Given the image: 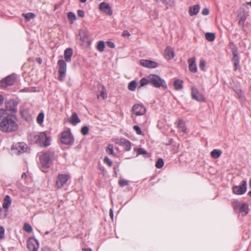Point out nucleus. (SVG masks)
<instances>
[{"label":"nucleus","instance_id":"6e6552de","mask_svg":"<svg viewBox=\"0 0 251 251\" xmlns=\"http://www.w3.org/2000/svg\"><path fill=\"white\" fill-rule=\"evenodd\" d=\"M16 76L14 74L9 75L0 81V86L5 87L7 86H11L14 84Z\"/></svg>","mask_w":251,"mask_h":251},{"label":"nucleus","instance_id":"c9c22d12","mask_svg":"<svg viewBox=\"0 0 251 251\" xmlns=\"http://www.w3.org/2000/svg\"><path fill=\"white\" fill-rule=\"evenodd\" d=\"M162 2L167 8L173 6L174 4V0H162Z\"/></svg>","mask_w":251,"mask_h":251},{"label":"nucleus","instance_id":"9d476101","mask_svg":"<svg viewBox=\"0 0 251 251\" xmlns=\"http://www.w3.org/2000/svg\"><path fill=\"white\" fill-rule=\"evenodd\" d=\"M132 112L136 116H141L145 114L146 108L143 105L137 103L132 106Z\"/></svg>","mask_w":251,"mask_h":251},{"label":"nucleus","instance_id":"ea45409f","mask_svg":"<svg viewBox=\"0 0 251 251\" xmlns=\"http://www.w3.org/2000/svg\"><path fill=\"white\" fill-rule=\"evenodd\" d=\"M44 118V113L42 112L40 113L37 117V123L40 125L42 124L43 122Z\"/></svg>","mask_w":251,"mask_h":251},{"label":"nucleus","instance_id":"bf43d9fd","mask_svg":"<svg viewBox=\"0 0 251 251\" xmlns=\"http://www.w3.org/2000/svg\"><path fill=\"white\" fill-rule=\"evenodd\" d=\"M4 101V98L3 96L0 95V106L2 105Z\"/></svg>","mask_w":251,"mask_h":251},{"label":"nucleus","instance_id":"69168bd1","mask_svg":"<svg viewBox=\"0 0 251 251\" xmlns=\"http://www.w3.org/2000/svg\"><path fill=\"white\" fill-rule=\"evenodd\" d=\"M38 60L39 63L41 64L42 63V60L40 58H38Z\"/></svg>","mask_w":251,"mask_h":251},{"label":"nucleus","instance_id":"7ed1b4c3","mask_svg":"<svg viewBox=\"0 0 251 251\" xmlns=\"http://www.w3.org/2000/svg\"><path fill=\"white\" fill-rule=\"evenodd\" d=\"M52 155V154L49 152L43 153L40 155L39 163L43 168H46L50 167Z\"/></svg>","mask_w":251,"mask_h":251},{"label":"nucleus","instance_id":"dca6fc26","mask_svg":"<svg viewBox=\"0 0 251 251\" xmlns=\"http://www.w3.org/2000/svg\"><path fill=\"white\" fill-rule=\"evenodd\" d=\"M5 105L7 110L10 111L16 112L18 105V102L16 100H10L5 102Z\"/></svg>","mask_w":251,"mask_h":251},{"label":"nucleus","instance_id":"1a4fd4ad","mask_svg":"<svg viewBox=\"0 0 251 251\" xmlns=\"http://www.w3.org/2000/svg\"><path fill=\"white\" fill-rule=\"evenodd\" d=\"M233 192L236 195H243L246 192L247 182L243 180L239 186H235L233 187Z\"/></svg>","mask_w":251,"mask_h":251},{"label":"nucleus","instance_id":"473e14b6","mask_svg":"<svg viewBox=\"0 0 251 251\" xmlns=\"http://www.w3.org/2000/svg\"><path fill=\"white\" fill-rule=\"evenodd\" d=\"M79 36H80V40L83 42L84 43L88 42V36L85 31H81L79 33Z\"/></svg>","mask_w":251,"mask_h":251},{"label":"nucleus","instance_id":"8fccbe9b","mask_svg":"<svg viewBox=\"0 0 251 251\" xmlns=\"http://www.w3.org/2000/svg\"><path fill=\"white\" fill-rule=\"evenodd\" d=\"M205 66V61L203 59H201L200 61L199 67L201 70L204 71Z\"/></svg>","mask_w":251,"mask_h":251},{"label":"nucleus","instance_id":"6ab92c4d","mask_svg":"<svg viewBox=\"0 0 251 251\" xmlns=\"http://www.w3.org/2000/svg\"><path fill=\"white\" fill-rule=\"evenodd\" d=\"M196 58L192 57L188 60L189 64V69L190 71L193 73H196L197 71V67L195 63Z\"/></svg>","mask_w":251,"mask_h":251},{"label":"nucleus","instance_id":"de8ad7c7","mask_svg":"<svg viewBox=\"0 0 251 251\" xmlns=\"http://www.w3.org/2000/svg\"><path fill=\"white\" fill-rule=\"evenodd\" d=\"M88 132L89 128L87 126H84L82 127L81 129V132L84 135H87Z\"/></svg>","mask_w":251,"mask_h":251},{"label":"nucleus","instance_id":"b1692460","mask_svg":"<svg viewBox=\"0 0 251 251\" xmlns=\"http://www.w3.org/2000/svg\"><path fill=\"white\" fill-rule=\"evenodd\" d=\"M200 9V6L198 4L194 5V6L190 7L189 9V13L190 16H193L197 15Z\"/></svg>","mask_w":251,"mask_h":251},{"label":"nucleus","instance_id":"774afa93","mask_svg":"<svg viewBox=\"0 0 251 251\" xmlns=\"http://www.w3.org/2000/svg\"><path fill=\"white\" fill-rule=\"evenodd\" d=\"M248 195H249L251 197V191H250V192L248 193Z\"/></svg>","mask_w":251,"mask_h":251},{"label":"nucleus","instance_id":"4468645a","mask_svg":"<svg viewBox=\"0 0 251 251\" xmlns=\"http://www.w3.org/2000/svg\"><path fill=\"white\" fill-rule=\"evenodd\" d=\"M39 144H43L44 146H48L50 145V138L45 132L39 133Z\"/></svg>","mask_w":251,"mask_h":251},{"label":"nucleus","instance_id":"052dcab7","mask_svg":"<svg viewBox=\"0 0 251 251\" xmlns=\"http://www.w3.org/2000/svg\"><path fill=\"white\" fill-rule=\"evenodd\" d=\"M109 215H110V218H111V219H113V210H112V208L110 209V210H109Z\"/></svg>","mask_w":251,"mask_h":251},{"label":"nucleus","instance_id":"58836bf2","mask_svg":"<svg viewBox=\"0 0 251 251\" xmlns=\"http://www.w3.org/2000/svg\"><path fill=\"white\" fill-rule=\"evenodd\" d=\"M23 16L25 17V18L27 21H29L31 19H33L35 17V15L33 13H28L27 14H23Z\"/></svg>","mask_w":251,"mask_h":251},{"label":"nucleus","instance_id":"5701e85b","mask_svg":"<svg viewBox=\"0 0 251 251\" xmlns=\"http://www.w3.org/2000/svg\"><path fill=\"white\" fill-rule=\"evenodd\" d=\"M165 54L168 59H171L175 56L174 52L172 48L170 47H167L165 50Z\"/></svg>","mask_w":251,"mask_h":251},{"label":"nucleus","instance_id":"e433bc0d","mask_svg":"<svg viewBox=\"0 0 251 251\" xmlns=\"http://www.w3.org/2000/svg\"><path fill=\"white\" fill-rule=\"evenodd\" d=\"M105 48V44L103 41H100L98 42L97 45V49L100 52L104 50Z\"/></svg>","mask_w":251,"mask_h":251},{"label":"nucleus","instance_id":"79ce46f5","mask_svg":"<svg viewBox=\"0 0 251 251\" xmlns=\"http://www.w3.org/2000/svg\"><path fill=\"white\" fill-rule=\"evenodd\" d=\"M106 152L109 154L114 156V152L113 151V146L111 145H109L106 149Z\"/></svg>","mask_w":251,"mask_h":251},{"label":"nucleus","instance_id":"338daca9","mask_svg":"<svg viewBox=\"0 0 251 251\" xmlns=\"http://www.w3.org/2000/svg\"><path fill=\"white\" fill-rule=\"evenodd\" d=\"M250 187L251 188V178L250 181Z\"/></svg>","mask_w":251,"mask_h":251},{"label":"nucleus","instance_id":"39448f33","mask_svg":"<svg viewBox=\"0 0 251 251\" xmlns=\"http://www.w3.org/2000/svg\"><path fill=\"white\" fill-rule=\"evenodd\" d=\"M57 64L59 66V76L58 77V80L63 81L66 76L67 65L63 59H60L58 61Z\"/></svg>","mask_w":251,"mask_h":251},{"label":"nucleus","instance_id":"e2e57ef3","mask_svg":"<svg viewBox=\"0 0 251 251\" xmlns=\"http://www.w3.org/2000/svg\"><path fill=\"white\" fill-rule=\"evenodd\" d=\"M80 2L82 3H84L87 0H79Z\"/></svg>","mask_w":251,"mask_h":251},{"label":"nucleus","instance_id":"7c9ffc66","mask_svg":"<svg viewBox=\"0 0 251 251\" xmlns=\"http://www.w3.org/2000/svg\"><path fill=\"white\" fill-rule=\"evenodd\" d=\"M128 89L131 91H134L137 87V82L135 80L131 81L128 84Z\"/></svg>","mask_w":251,"mask_h":251},{"label":"nucleus","instance_id":"864d4df0","mask_svg":"<svg viewBox=\"0 0 251 251\" xmlns=\"http://www.w3.org/2000/svg\"><path fill=\"white\" fill-rule=\"evenodd\" d=\"M77 15L81 18L84 17V12L82 10H78L77 11Z\"/></svg>","mask_w":251,"mask_h":251},{"label":"nucleus","instance_id":"72a5a7b5","mask_svg":"<svg viewBox=\"0 0 251 251\" xmlns=\"http://www.w3.org/2000/svg\"><path fill=\"white\" fill-rule=\"evenodd\" d=\"M38 137H39V134H32V135H30V136L29 137V139L33 143L39 144V138H38Z\"/></svg>","mask_w":251,"mask_h":251},{"label":"nucleus","instance_id":"3c124183","mask_svg":"<svg viewBox=\"0 0 251 251\" xmlns=\"http://www.w3.org/2000/svg\"><path fill=\"white\" fill-rule=\"evenodd\" d=\"M104 162L107 164L109 166H111L112 164V162L107 156H105L104 159Z\"/></svg>","mask_w":251,"mask_h":251},{"label":"nucleus","instance_id":"4d7b16f0","mask_svg":"<svg viewBox=\"0 0 251 251\" xmlns=\"http://www.w3.org/2000/svg\"><path fill=\"white\" fill-rule=\"evenodd\" d=\"M106 44L108 47L111 49H113L115 48V45L112 42H107Z\"/></svg>","mask_w":251,"mask_h":251},{"label":"nucleus","instance_id":"0eeeda50","mask_svg":"<svg viewBox=\"0 0 251 251\" xmlns=\"http://www.w3.org/2000/svg\"><path fill=\"white\" fill-rule=\"evenodd\" d=\"M233 207L235 210H239L240 213H243L246 215L248 213V205L246 203H242L238 201H235L233 202Z\"/></svg>","mask_w":251,"mask_h":251},{"label":"nucleus","instance_id":"a18cd8bd","mask_svg":"<svg viewBox=\"0 0 251 251\" xmlns=\"http://www.w3.org/2000/svg\"><path fill=\"white\" fill-rule=\"evenodd\" d=\"M137 153H138V155H139V154H142L143 155H148V152H147V151L142 148H139L137 149Z\"/></svg>","mask_w":251,"mask_h":251},{"label":"nucleus","instance_id":"603ef678","mask_svg":"<svg viewBox=\"0 0 251 251\" xmlns=\"http://www.w3.org/2000/svg\"><path fill=\"white\" fill-rule=\"evenodd\" d=\"M4 235V228L2 226L0 227V239L3 238Z\"/></svg>","mask_w":251,"mask_h":251},{"label":"nucleus","instance_id":"412c9836","mask_svg":"<svg viewBox=\"0 0 251 251\" xmlns=\"http://www.w3.org/2000/svg\"><path fill=\"white\" fill-rule=\"evenodd\" d=\"M64 58L65 61L69 62L71 60L73 55V50L71 48H67L64 51Z\"/></svg>","mask_w":251,"mask_h":251},{"label":"nucleus","instance_id":"13d9d810","mask_svg":"<svg viewBox=\"0 0 251 251\" xmlns=\"http://www.w3.org/2000/svg\"><path fill=\"white\" fill-rule=\"evenodd\" d=\"M234 92L238 95L239 97H241V90L240 89L236 88L233 89Z\"/></svg>","mask_w":251,"mask_h":251},{"label":"nucleus","instance_id":"9b49d317","mask_svg":"<svg viewBox=\"0 0 251 251\" xmlns=\"http://www.w3.org/2000/svg\"><path fill=\"white\" fill-rule=\"evenodd\" d=\"M70 177L67 174H61L58 175L56 180V186L61 188L66 183Z\"/></svg>","mask_w":251,"mask_h":251},{"label":"nucleus","instance_id":"0e129e2a","mask_svg":"<svg viewBox=\"0 0 251 251\" xmlns=\"http://www.w3.org/2000/svg\"><path fill=\"white\" fill-rule=\"evenodd\" d=\"M25 176H26V174H23V175L22 176V177L24 178V177H25Z\"/></svg>","mask_w":251,"mask_h":251},{"label":"nucleus","instance_id":"a19ab883","mask_svg":"<svg viewBox=\"0 0 251 251\" xmlns=\"http://www.w3.org/2000/svg\"><path fill=\"white\" fill-rule=\"evenodd\" d=\"M164 165V161L162 158H159L157 160L156 164L155 167L157 168H161Z\"/></svg>","mask_w":251,"mask_h":251},{"label":"nucleus","instance_id":"f704fd0d","mask_svg":"<svg viewBox=\"0 0 251 251\" xmlns=\"http://www.w3.org/2000/svg\"><path fill=\"white\" fill-rule=\"evenodd\" d=\"M68 18L70 21L71 23L73 24L76 20V16L74 13L69 12L68 13Z\"/></svg>","mask_w":251,"mask_h":251},{"label":"nucleus","instance_id":"37998d69","mask_svg":"<svg viewBox=\"0 0 251 251\" xmlns=\"http://www.w3.org/2000/svg\"><path fill=\"white\" fill-rule=\"evenodd\" d=\"M24 229L28 233L31 232L32 230L31 226L28 224H25L24 225Z\"/></svg>","mask_w":251,"mask_h":251},{"label":"nucleus","instance_id":"c756f323","mask_svg":"<svg viewBox=\"0 0 251 251\" xmlns=\"http://www.w3.org/2000/svg\"><path fill=\"white\" fill-rule=\"evenodd\" d=\"M222 152L218 149H214L210 152V155L215 159L218 158L222 154Z\"/></svg>","mask_w":251,"mask_h":251},{"label":"nucleus","instance_id":"f257e3e1","mask_svg":"<svg viewBox=\"0 0 251 251\" xmlns=\"http://www.w3.org/2000/svg\"><path fill=\"white\" fill-rule=\"evenodd\" d=\"M18 129L17 119L14 115L4 117L0 123V130L5 132L15 131Z\"/></svg>","mask_w":251,"mask_h":251},{"label":"nucleus","instance_id":"6e6d98bb","mask_svg":"<svg viewBox=\"0 0 251 251\" xmlns=\"http://www.w3.org/2000/svg\"><path fill=\"white\" fill-rule=\"evenodd\" d=\"M209 13V10L208 8H203L202 10L201 13L203 15H207Z\"/></svg>","mask_w":251,"mask_h":251},{"label":"nucleus","instance_id":"f03ea898","mask_svg":"<svg viewBox=\"0 0 251 251\" xmlns=\"http://www.w3.org/2000/svg\"><path fill=\"white\" fill-rule=\"evenodd\" d=\"M150 83L156 88L163 87L166 88L167 86L164 79L155 75H150L148 76Z\"/></svg>","mask_w":251,"mask_h":251},{"label":"nucleus","instance_id":"f8f14e48","mask_svg":"<svg viewBox=\"0 0 251 251\" xmlns=\"http://www.w3.org/2000/svg\"><path fill=\"white\" fill-rule=\"evenodd\" d=\"M100 9L108 16H111L113 14L112 10L110 5L106 2H102L99 5Z\"/></svg>","mask_w":251,"mask_h":251},{"label":"nucleus","instance_id":"c85d7f7f","mask_svg":"<svg viewBox=\"0 0 251 251\" xmlns=\"http://www.w3.org/2000/svg\"><path fill=\"white\" fill-rule=\"evenodd\" d=\"M11 203V198L9 196L6 195L4 199V201L2 204V206L4 208L8 209Z\"/></svg>","mask_w":251,"mask_h":251},{"label":"nucleus","instance_id":"423d86ee","mask_svg":"<svg viewBox=\"0 0 251 251\" xmlns=\"http://www.w3.org/2000/svg\"><path fill=\"white\" fill-rule=\"evenodd\" d=\"M60 140L62 144L68 145H72L74 141V138L70 131L63 132Z\"/></svg>","mask_w":251,"mask_h":251},{"label":"nucleus","instance_id":"680f3d73","mask_svg":"<svg viewBox=\"0 0 251 251\" xmlns=\"http://www.w3.org/2000/svg\"><path fill=\"white\" fill-rule=\"evenodd\" d=\"M83 251H92V250L90 249H84Z\"/></svg>","mask_w":251,"mask_h":251},{"label":"nucleus","instance_id":"2f4dec72","mask_svg":"<svg viewBox=\"0 0 251 251\" xmlns=\"http://www.w3.org/2000/svg\"><path fill=\"white\" fill-rule=\"evenodd\" d=\"M205 38L209 42H212L215 38V34L213 33L207 32L205 35Z\"/></svg>","mask_w":251,"mask_h":251},{"label":"nucleus","instance_id":"a878e982","mask_svg":"<svg viewBox=\"0 0 251 251\" xmlns=\"http://www.w3.org/2000/svg\"><path fill=\"white\" fill-rule=\"evenodd\" d=\"M120 144L125 148L126 151H129L131 149L130 142L126 139H122L120 140Z\"/></svg>","mask_w":251,"mask_h":251},{"label":"nucleus","instance_id":"a211bd4d","mask_svg":"<svg viewBox=\"0 0 251 251\" xmlns=\"http://www.w3.org/2000/svg\"><path fill=\"white\" fill-rule=\"evenodd\" d=\"M98 91L100 93V95H98V98H102L104 100L107 98V95L106 92V89L104 86L100 83H97Z\"/></svg>","mask_w":251,"mask_h":251},{"label":"nucleus","instance_id":"4c0bfd02","mask_svg":"<svg viewBox=\"0 0 251 251\" xmlns=\"http://www.w3.org/2000/svg\"><path fill=\"white\" fill-rule=\"evenodd\" d=\"M148 83H150L149 79L148 78V77H147V78H146L145 77L142 78L140 80V87H139L144 86L145 85L148 84Z\"/></svg>","mask_w":251,"mask_h":251},{"label":"nucleus","instance_id":"5fc2aeb1","mask_svg":"<svg viewBox=\"0 0 251 251\" xmlns=\"http://www.w3.org/2000/svg\"><path fill=\"white\" fill-rule=\"evenodd\" d=\"M122 35L124 37H128L130 35V34L129 32H128V31H127L126 30H125L123 31V32L122 33Z\"/></svg>","mask_w":251,"mask_h":251},{"label":"nucleus","instance_id":"2eb2a0df","mask_svg":"<svg viewBox=\"0 0 251 251\" xmlns=\"http://www.w3.org/2000/svg\"><path fill=\"white\" fill-rule=\"evenodd\" d=\"M140 64L142 66L148 68H155L157 67L158 64L157 62L146 59H141L140 60Z\"/></svg>","mask_w":251,"mask_h":251},{"label":"nucleus","instance_id":"c03bdc74","mask_svg":"<svg viewBox=\"0 0 251 251\" xmlns=\"http://www.w3.org/2000/svg\"><path fill=\"white\" fill-rule=\"evenodd\" d=\"M119 184L121 187H124L128 185V181L123 179H120L119 181Z\"/></svg>","mask_w":251,"mask_h":251},{"label":"nucleus","instance_id":"09e8293b","mask_svg":"<svg viewBox=\"0 0 251 251\" xmlns=\"http://www.w3.org/2000/svg\"><path fill=\"white\" fill-rule=\"evenodd\" d=\"M133 129L136 131V133L139 135H141L142 134V131L140 128V127L137 125L134 126Z\"/></svg>","mask_w":251,"mask_h":251},{"label":"nucleus","instance_id":"bb28decb","mask_svg":"<svg viewBox=\"0 0 251 251\" xmlns=\"http://www.w3.org/2000/svg\"><path fill=\"white\" fill-rule=\"evenodd\" d=\"M177 126L178 128L180 131L185 133L187 129L185 126V123L182 119H179Z\"/></svg>","mask_w":251,"mask_h":251},{"label":"nucleus","instance_id":"cd10ccee","mask_svg":"<svg viewBox=\"0 0 251 251\" xmlns=\"http://www.w3.org/2000/svg\"><path fill=\"white\" fill-rule=\"evenodd\" d=\"M183 81L180 79H176L174 82V87L176 90H181L183 88Z\"/></svg>","mask_w":251,"mask_h":251},{"label":"nucleus","instance_id":"4be33fe9","mask_svg":"<svg viewBox=\"0 0 251 251\" xmlns=\"http://www.w3.org/2000/svg\"><path fill=\"white\" fill-rule=\"evenodd\" d=\"M21 115L26 121H30L32 119L31 114L28 109H24L22 110L21 111Z\"/></svg>","mask_w":251,"mask_h":251},{"label":"nucleus","instance_id":"393cba45","mask_svg":"<svg viewBox=\"0 0 251 251\" xmlns=\"http://www.w3.org/2000/svg\"><path fill=\"white\" fill-rule=\"evenodd\" d=\"M69 121L73 125H75L76 124L80 122V120L78 118L77 114L75 112L72 114Z\"/></svg>","mask_w":251,"mask_h":251},{"label":"nucleus","instance_id":"aec40b11","mask_svg":"<svg viewBox=\"0 0 251 251\" xmlns=\"http://www.w3.org/2000/svg\"><path fill=\"white\" fill-rule=\"evenodd\" d=\"M233 55L234 56L232 58V62L234 65L233 69L236 71L240 68L239 58L236 51H233Z\"/></svg>","mask_w":251,"mask_h":251},{"label":"nucleus","instance_id":"ddd939ff","mask_svg":"<svg viewBox=\"0 0 251 251\" xmlns=\"http://www.w3.org/2000/svg\"><path fill=\"white\" fill-rule=\"evenodd\" d=\"M27 248L31 251H37L39 248V243L34 238H29L27 241Z\"/></svg>","mask_w":251,"mask_h":251},{"label":"nucleus","instance_id":"f3484780","mask_svg":"<svg viewBox=\"0 0 251 251\" xmlns=\"http://www.w3.org/2000/svg\"><path fill=\"white\" fill-rule=\"evenodd\" d=\"M191 91L192 97L193 99L198 101H203L204 100L203 97L199 93L198 90L196 88L192 87Z\"/></svg>","mask_w":251,"mask_h":251},{"label":"nucleus","instance_id":"49530a36","mask_svg":"<svg viewBox=\"0 0 251 251\" xmlns=\"http://www.w3.org/2000/svg\"><path fill=\"white\" fill-rule=\"evenodd\" d=\"M246 17L245 15L243 14V15H242L240 17L239 21V24L242 25V26H244V23L246 21Z\"/></svg>","mask_w":251,"mask_h":251},{"label":"nucleus","instance_id":"20e7f679","mask_svg":"<svg viewBox=\"0 0 251 251\" xmlns=\"http://www.w3.org/2000/svg\"><path fill=\"white\" fill-rule=\"evenodd\" d=\"M27 146L24 142L18 143L13 145L11 148L12 154L19 155L26 151Z\"/></svg>","mask_w":251,"mask_h":251}]
</instances>
